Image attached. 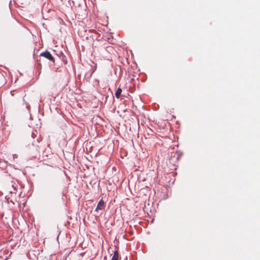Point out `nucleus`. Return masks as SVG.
Here are the masks:
<instances>
[{
    "instance_id": "1",
    "label": "nucleus",
    "mask_w": 260,
    "mask_h": 260,
    "mask_svg": "<svg viewBox=\"0 0 260 260\" xmlns=\"http://www.w3.org/2000/svg\"><path fill=\"white\" fill-rule=\"evenodd\" d=\"M40 56H43V57H45L46 58L48 59V60H49L51 61H53V62H54V61H55V59H54V57L52 56L51 54L48 51H45V52L41 53L40 54Z\"/></svg>"
},
{
    "instance_id": "2",
    "label": "nucleus",
    "mask_w": 260,
    "mask_h": 260,
    "mask_svg": "<svg viewBox=\"0 0 260 260\" xmlns=\"http://www.w3.org/2000/svg\"><path fill=\"white\" fill-rule=\"evenodd\" d=\"M104 207H105V202L102 199L99 202V203L97 205V207L95 209V211L96 212H98L99 210H101L103 209L104 208Z\"/></svg>"
},
{
    "instance_id": "3",
    "label": "nucleus",
    "mask_w": 260,
    "mask_h": 260,
    "mask_svg": "<svg viewBox=\"0 0 260 260\" xmlns=\"http://www.w3.org/2000/svg\"><path fill=\"white\" fill-rule=\"evenodd\" d=\"M121 92H122V90H121V88H118L117 89V90H116V92H115V96H116V97L117 99H119V98L120 95V94H121Z\"/></svg>"
},
{
    "instance_id": "4",
    "label": "nucleus",
    "mask_w": 260,
    "mask_h": 260,
    "mask_svg": "<svg viewBox=\"0 0 260 260\" xmlns=\"http://www.w3.org/2000/svg\"><path fill=\"white\" fill-rule=\"evenodd\" d=\"M118 252L117 251H115L112 260H118Z\"/></svg>"
},
{
    "instance_id": "5",
    "label": "nucleus",
    "mask_w": 260,
    "mask_h": 260,
    "mask_svg": "<svg viewBox=\"0 0 260 260\" xmlns=\"http://www.w3.org/2000/svg\"><path fill=\"white\" fill-rule=\"evenodd\" d=\"M16 188H14V190H10V192L11 193H16Z\"/></svg>"
},
{
    "instance_id": "6",
    "label": "nucleus",
    "mask_w": 260,
    "mask_h": 260,
    "mask_svg": "<svg viewBox=\"0 0 260 260\" xmlns=\"http://www.w3.org/2000/svg\"><path fill=\"white\" fill-rule=\"evenodd\" d=\"M13 157H14V158H17V155L16 154H13Z\"/></svg>"
}]
</instances>
